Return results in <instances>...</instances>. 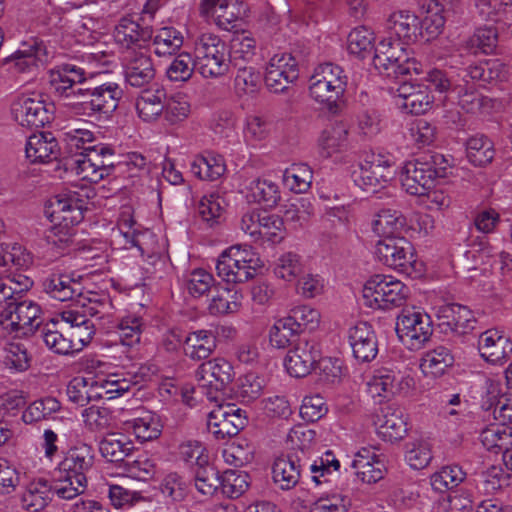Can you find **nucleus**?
Here are the masks:
<instances>
[{
    "label": "nucleus",
    "instance_id": "54",
    "mask_svg": "<svg viewBox=\"0 0 512 512\" xmlns=\"http://www.w3.org/2000/svg\"><path fill=\"white\" fill-rule=\"evenodd\" d=\"M249 475L239 470H226L221 475V490L231 499L240 497L249 487Z\"/></svg>",
    "mask_w": 512,
    "mask_h": 512
},
{
    "label": "nucleus",
    "instance_id": "5",
    "mask_svg": "<svg viewBox=\"0 0 512 512\" xmlns=\"http://www.w3.org/2000/svg\"><path fill=\"white\" fill-rule=\"evenodd\" d=\"M41 307L32 300L11 302L0 312V326L15 337H30L44 325Z\"/></svg>",
    "mask_w": 512,
    "mask_h": 512
},
{
    "label": "nucleus",
    "instance_id": "16",
    "mask_svg": "<svg viewBox=\"0 0 512 512\" xmlns=\"http://www.w3.org/2000/svg\"><path fill=\"white\" fill-rule=\"evenodd\" d=\"M435 173L421 155L405 163L402 169V187L410 195L424 196L435 187L437 181Z\"/></svg>",
    "mask_w": 512,
    "mask_h": 512
},
{
    "label": "nucleus",
    "instance_id": "10",
    "mask_svg": "<svg viewBox=\"0 0 512 512\" xmlns=\"http://www.w3.org/2000/svg\"><path fill=\"white\" fill-rule=\"evenodd\" d=\"M375 255L384 265L408 275L415 270L414 247L405 237L392 236L380 239L375 246Z\"/></svg>",
    "mask_w": 512,
    "mask_h": 512
},
{
    "label": "nucleus",
    "instance_id": "15",
    "mask_svg": "<svg viewBox=\"0 0 512 512\" xmlns=\"http://www.w3.org/2000/svg\"><path fill=\"white\" fill-rule=\"evenodd\" d=\"M419 78L409 76L395 88L396 104L407 114L420 115L427 112L433 103L428 85L418 83ZM394 90V88H392Z\"/></svg>",
    "mask_w": 512,
    "mask_h": 512
},
{
    "label": "nucleus",
    "instance_id": "26",
    "mask_svg": "<svg viewBox=\"0 0 512 512\" xmlns=\"http://www.w3.org/2000/svg\"><path fill=\"white\" fill-rule=\"evenodd\" d=\"M81 276L74 278L72 274L52 273L42 283L43 291L58 301H75L81 298L83 286Z\"/></svg>",
    "mask_w": 512,
    "mask_h": 512
},
{
    "label": "nucleus",
    "instance_id": "30",
    "mask_svg": "<svg viewBox=\"0 0 512 512\" xmlns=\"http://www.w3.org/2000/svg\"><path fill=\"white\" fill-rule=\"evenodd\" d=\"M216 347V333L213 330L206 329L188 333L183 343L184 354L195 361L207 359Z\"/></svg>",
    "mask_w": 512,
    "mask_h": 512
},
{
    "label": "nucleus",
    "instance_id": "35",
    "mask_svg": "<svg viewBox=\"0 0 512 512\" xmlns=\"http://www.w3.org/2000/svg\"><path fill=\"white\" fill-rule=\"evenodd\" d=\"M50 57V52L43 42L34 40L32 44L24 49L16 51L6 58L8 62L14 61L18 71H30L33 67L45 64Z\"/></svg>",
    "mask_w": 512,
    "mask_h": 512
},
{
    "label": "nucleus",
    "instance_id": "60",
    "mask_svg": "<svg viewBox=\"0 0 512 512\" xmlns=\"http://www.w3.org/2000/svg\"><path fill=\"white\" fill-rule=\"evenodd\" d=\"M196 71L195 57L187 52H181L173 59L166 74L171 81L185 82L189 80Z\"/></svg>",
    "mask_w": 512,
    "mask_h": 512
},
{
    "label": "nucleus",
    "instance_id": "57",
    "mask_svg": "<svg viewBox=\"0 0 512 512\" xmlns=\"http://www.w3.org/2000/svg\"><path fill=\"white\" fill-rule=\"evenodd\" d=\"M246 14V5L242 0H222L215 12L217 25L228 30L229 25L242 19Z\"/></svg>",
    "mask_w": 512,
    "mask_h": 512
},
{
    "label": "nucleus",
    "instance_id": "19",
    "mask_svg": "<svg viewBox=\"0 0 512 512\" xmlns=\"http://www.w3.org/2000/svg\"><path fill=\"white\" fill-rule=\"evenodd\" d=\"M234 376L233 366L224 358L205 361L196 370L200 385L216 391L225 390L232 383Z\"/></svg>",
    "mask_w": 512,
    "mask_h": 512
},
{
    "label": "nucleus",
    "instance_id": "34",
    "mask_svg": "<svg viewBox=\"0 0 512 512\" xmlns=\"http://www.w3.org/2000/svg\"><path fill=\"white\" fill-rule=\"evenodd\" d=\"M195 487L201 494L212 496L221 488V475L208 463V456H197V467L194 468Z\"/></svg>",
    "mask_w": 512,
    "mask_h": 512
},
{
    "label": "nucleus",
    "instance_id": "18",
    "mask_svg": "<svg viewBox=\"0 0 512 512\" xmlns=\"http://www.w3.org/2000/svg\"><path fill=\"white\" fill-rule=\"evenodd\" d=\"M304 444L286 455L276 458L272 467L273 480L282 490L294 488L301 477L302 469L307 465Z\"/></svg>",
    "mask_w": 512,
    "mask_h": 512
},
{
    "label": "nucleus",
    "instance_id": "13",
    "mask_svg": "<svg viewBox=\"0 0 512 512\" xmlns=\"http://www.w3.org/2000/svg\"><path fill=\"white\" fill-rule=\"evenodd\" d=\"M248 423L246 411L235 403L220 404L208 414L207 427L216 439L239 434Z\"/></svg>",
    "mask_w": 512,
    "mask_h": 512
},
{
    "label": "nucleus",
    "instance_id": "22",
    "mask_svg": "<svg viewBox=\"0 0 512 512\" xmlns=\"http://www.w3.org/2000/svg\"><path fill=\"white\" fill-rule=\"evenodd\" d=\"M387 25L390 37H397L395 41L403 45L415 43L422 36L419 17L408 10L393 12L388 18Z\"/></svg>",
    "mask_w": 512,
    "mask_h": 512
},
{
    "label": "nucleus",
    "instance_id": "12",
    "mask_svg": "<svg viewBox=\"0 0 512 512\" xmlns=\"http://www.w3.org/2000/svg\"><path fill=\"white\" fill-rule=\"evenodd\" d=\"M94 461L93 447L87 443L78 442L68 449L58 465L59 472L65 473V476L60 477L59 481L76 483L79 486L86 485V474L92 469Z\"/></svg>",
    "mask_w": 512,
    "mask_h": 512
},
{
    "label": "nucleus",
    "instance_id": "8",
    "mask_svg": "<svg viewBox=\"0 0 512 512\" xmlns=\"http://www.w3.org/2000/svg\"><path fill=\"white\" fill-rule=\"evenodd\" d=\"M70 151L80 150L99 172V177H108L114 170V150L109 145L97 143V137L89 130L77 129L67 134Z\"/></svg>",
    "mask_w": 512,
    "mask_h": 512
},
{
    "label": "nucleus",
    "instance_id": "58",
    "mask_svg": "<svg viewBox=\"0 0 512 512\" xmlns=\"http://www.w3.org/2000/svg\"><path fill=\"white\" fill-rule=\"evenodd\" d=\"M126 424L128 429H131L136 438L141 442L154 440L161 434L159 421L150 414L135 418Z\"/></svg>",
    "mask_w": 512,
    "mask_h": 512
},
{
    "label": "nucleus",
    "instance_id": "47",
    "mask_svg": "<svg viewBox=\"0 0 512 512\" xmlns=\"http://www.w3.org/2000/svg\"><path fill=\"white\" fill-rule=\"evenodd\" d=\"M63 167L65 171L74 172L81 179L89 181L91 183H98L103 177H99V172L94 165L88 161V158L81 153L80 150H76L73 155L64 159Z\"/></svg>",
    "mask_w": 512,
    "mask_h": 512
},
{
    "label": "nucleus",
    "instance_id": "3",
    "mask_svg": "<svg viewBox=\"0 0 512 512\" xmlns=\"http://www.w3.org/2000/svg\"><path fill=\"white\" fill-rule=\"evenodd\" d=\"M374 67L384 76L398 79L407 76H420L423 65L414 57H410L401 42L392 37L381 40L374 50Z\"/></svg>",
    "mask_w": 512,
    "mask_h": 512
},
{
    "label": "nucleus",
    "instance_id": "62",
    "mask_svg": "<svg viewBox=\"0 0 512 512\" xmlns=\"http://www.w3.org/2000/svg\"><path fill=\"white\" fill-rule=\"evenodd\" d=\"M405 459L411 468L415 470L424 469L432 459L429 443L422 439L408 442Z\"/></svg>",
    "mask_w": 512,
    "mask_h": 512
},
{
    "label": "nucleus",
    "instance_id": "31",
    "mask_svg": "<svg viewBox=\"0 0 512 512\" xmlns=\"http://www.w3.org/2000/svg\"><path fill=\"white\" fill-rule=\"evenodd\" d=\"M152 37V27H143L138 22L127 17L122 18L114 30L116 42L126 48H130L131 46L141 47V43L148 42Z\"/></svg>",
    "mask_w": 512,
    "mask_h": 512
},
{
    "label": "nucleus",
    "instance_id": "55",
    "mask_svg": "<svg viewBox=\"0 0 512 512\" xmlns=\"http://www.w3.org/2000/svg\"><path fill=\"white\" fill-rule=\"evenodd\" d=\"M163 96L165 94L161 91L144 92L136 101V109L140 118L147 122L155 120L164 110Z\"/></svg>",
    "mask_w": 512,
    "mask_h": 512
},
{
    "label": "nucleus",
    "instance_id": "43",
    "mask_svg": "<svg viewBox=\"0 0 512 512\" xmlns=\"http://www.w3.org/2000/svg\"><path fill=\"white\" fill-rule=\"evenodd\" d=\"M454 363V356L451 351L443 346L427 352L422 359L421 368L424 373L434 377L441 376Z\"/></svg>",
    "mask_w": 512,
    "mask_h": 512
},
{
    "label": "nucleus",
    "instance_id": "20",
    "mask_svg": "<svg viewBox=\"0 0 512 512\" xmlns=\"http://www.w3.org/2000/svg\"><path fill=\"white\" fill-rule=\"evenodd\" d=\"M375 425L378 434L385 441L401 440L408 431L404 410L395 403L386 404L380 408Z\"/></svg>",
    "mask_w": 512,
    "mask_h": 512
},
{
    "label": "nucleus",
    "instance_id": "6",
    "mask_svg": "<svg viewBox=\"0 0 512 512\" xmlns=\"http://www.w3.org/2000/svg\"><path fill=\"white\" fill-rule=\"evenodd\" d=\"M409 288L392 276L376 274L371 276L363 288L365 304L373 309L390 310L402 306Z\"/></svg>",
    "mask_w": 512,
    "mask_h": 512
},
{
    "label": "nucleus",
    "instance_id": "48",
    "mask_svg": "<svg viewBox=\"0 0 512 512\" xmlns=\"http://www.w3.org/2000/svg\"><path fill=\"white\" fill-rule=\"evenodd\" d=\"M374 39V33L368 27H355L348 35V51L365 59L375 50Z\"/></svg>",
    "mask_w": 512,
    "mask_h": 512
},
{
    "label": "nucleus",
    "instance_id": "53",
    "mask_svg": "<svg viewBox=\"0 0 512 512\" xmlns=\"http://www.w3.org/2000/svg\"><path fill=\"white\" fill-rule=\"evenodd\" d=\"M465 476L466 474L460 466H445L431 476V486L437 492H445L457 487L465 479Z\"/></svg>",
    "mask_w": 512,
    "mask_h": 512
},
{
    "label": "nucleus",
    "instance_id": "36",
    "mask_svg": "<svg viewBox=\"0 0 512 512\" xmlns=\"http://www.w3.org/2000/svg\"><path fill=\"white\" fill-rule=\"evenodd\" d=\"M216 270L218 276L227 284L243 283L255 276V270L250 264L241 265L239 260L231 259L222 253L217 260Z\"/></svg>",
    "mask_w": 512,
    "mask_h": 512
},
{
    "label": "nucleus",
    "instance_id": "56",
    "mask_svg": "<svg viewBox=\"0 0 512 512\" xmlns=\"http://www.w3.org/2000/svg\"><path fill=\"white\" fill-rule=\"evenodd\" d=\"M31 256L18 243H0V267L11 265L16 270L28 267L31 264Z\"/></svg>",
    "mask_w": 512,
    "mask_h": 512
},
{
    "label": "nucleus",
    "instance_id": "17",
    "mask_svg": "<svg viewBox=\"0 0 512 512\" xmlns=\"http://www.w3.org/2000/svg\"><path fill=\"white\" fill-rule=\"evenodd\" d=\"M439 327L444 334L465 337L476 328L477 319L472 310L458 303L443 305L438 310Z\"/></svg>",
    "mask_w": 512,
    "mask_h": 512
},
{
    "label": "nucleus",
    "instance_id": "1",
    "mask_svg": "<svg viewBox=\"0 0 512 512\" xmlns=\"http://www.w3.org/2000/svg\"><path fill=\"white\" fill-rule=\"evenodd\" d=\"M508 69L500 59H484L462 63L457 70V77L454 92L458 98V104L467 113L488 112L493 108V100L479 94L476 84L479 87L496 85L507 78Z\"/></svg>",
    "mask_w": 512,
    "mask_h": 512
},
{
    "label": "nucleus",
    "instance_id": "42",
    "mask_svg": "<svg viewBox=\"0 0 512 512\" xmlns=\"http://www.w3.org/2000/svg\"><path fill=\"white\" fill-rule=\"evenodd\" d=\"M248 199L264 208L274 207L280 200L278 186L271 180L256 179L249 186Z\"/></svg>",
    "mask_w": 512,
    "mask_h": 512
},
{
    "label": "nucleus",
    "instance_id": "23",
    "mask_svg": "<svg viewBox=\"0 0 512 512\" xmlns=\"http://www.w3.org/2000/svg\"><path fill=\"white\" fill-rule=\"evenodd\" d=\"M86 80L83 68L71 63L57 65L49 71L50 90L64 100L79 84Z\"/></svg>",
    "mask_w": 512,
    "mask_h": 512
},
{
    "label": "nucleus",
    "instance_id": "45",
    "mask_svg": "<svg viewBox=\"0 0 512 512\" xmlns=\"http://www.w3.org/2000/svg\"><path fill=\"white\" fill-rule=\"evenodd\" d=\"M301 333L295 328L293 322L287 317L279 319L271 327L269 340L273 347L284 349L288 346L293 347L297 338H302Z\"/></svg>",
    "mask_w": 512,
    "mask_h": 512
},
{
    "label": "nucleus",
    "instance_id": "52",
    "mask_svg": "<svg viewBox=\"0 0 512 512\" xmlns=\"http://www.w3.org/2000/svg\"><path fill=\"white\" fill-rule=\"evenodd\" d=\"M498 31L496 27L485 26L478 28L467 41V48L474 54L481 52L492 53L497 47Z\"/></svg>",
    "mask_w": 512,
    "mask_h": 512
},
{
    "label": "nucleus",
    "instance_id": "25",
    "mask_svg": "<svg viewBox=\"0 0 512 512\" xmlns=\"http://www.w3.org/2000/svg\"><path fill=\"white\" fill-rule=\"evenodd\" d=\"M419 5L426 13L421 22L422 36L426 41L436 38L443 30L446 18L451 12L449 0H420Z\"/></svg>",
    "mask_w": 512,
    "mask_h": 512
},
{
    "label": "nucleus",
    "instance_id": "14",
    "mask_svg": "<svg viewBox=\"0 0 512 512\" xmlns=\"http://www.w3.org/2000/svg\"><path fill=\"white\" fill-rule=\"evenodd\" d=\"M320 357V350L314 340L297 338L284 358V367L290 376L303 378L317 368Z\"/></svg>",
    "mask_w": 512,
    "mask_h": 512
},
{
    "label": "nucleus",
    "instance_id": "64",
    "mask_svg": "<svg viewBox=\"0 0 512 512\" xmlns=\"http://www.w3.org/2000/svg\"><path fill=\"white\" fill-rule=\"evenodd\" d=\"M237 74L235 76V88L239 93L254 94L261 85L262 75L259 71L251 66L237 67Z\"/></svg>",
    "mask_w": 512,
    "mask_h": 512
},
{
    "label": "nucleus",
    "instance_id": "27",
    "mask_svg": "<svg viewBox=\"0 0 512 512\" xmlns=\"http://www.w3.org/2000/svg\"><path fill=\"white\" fill-rule=\"evenodd\" d=\"M478 350L484 360L498 364L506 360L512 353V343L498 330L489 329L480 334Z\"/></svg>",
    "mask_w": 512,
    "mask_h": 512
},
{
    "label": "nucleus",
    "instance_id": "51",
    "mask_svg": "<svg viewBox=\"0 0 512 512\" xmlns=\"http://www.w3.org/2000/svg\"><path fill=\"white\" fill-rule=\"evenodd\" d=\"M256 40L246 32L233 35L228 56L231 65L237 67L238 60L247 61L255 55Z\"/></svg>",
    "mask_w": 512,
    "mask_h": 512
},
{
    "label": "nucleus",
    "instance_id": "50",
    "mask_svg": "<svg viewBox=\"0 0 512 512\" xmlns=\"http://www.w3.org/2000/svg\"><path fill=\"white\" fill-rule=\"evenodd\" d=\"M155 54L166 56L176 54L183 45L182 34L173 27L161 28L154 37Z\"/></svg>",
    "mask_w": 512,
    "mask_h": 512
},
{
    "label": "nucleus",
    "instance_id": "7",
    "mask_svg": "<svg viewBox=\"0 0 512 512\" xmlns=\"http://www.w3.org/2000/svg\"><path fill=\"white\" fill-rule=\"evenodd\" d=\"M196 71L204 78L225 75L231 65L226 43L213 34H202L195 42Z\"/></svg>",
    "mask_w": 512,
    "mask_h": 512
},
{
    "label": "nucleus",
    "instance_id": "61",
    "mask_svg": "<svg viewBox=\"0 0 512 512\" xmlns=\"http://www.w3.org/2000/svg\"><path fill=\"white\" fill-rule=\"evenodd\" d=\"M136 384L137 382L132 381V379L121 378L118 374H112L100 382L101 392H97V397H106L107 399L121 397L130 392Z\"/></svg>",
    "mask_w": 512,
    "mask_h": 512
},
{
    "label": "nucleus",
    "instance_id": "29",
    "mask_svg": "<svg viewBox=\"0 0 512 512\" xmlns=\"http://www.w3.org/2000/svg\"><path fill=\"white\" fill-rule=\"evenodd\" d=\"M54 496V485L46 478L33 479L21 497L22 508L27 512L43 510Z\"/></svg>",
    "mask_w": 512,
    "mask_h": 512
},
{
    "label": "nucleus",
    "instance_id": "2",
    "mask_svg": "<svg viewBox=\"0 0 512 512\" xmlns=\"http://www.w3.org/2000/svg\"><path fill=\"white\" fill-rule=\"evenodd\" d=\"M309 93L316 102L325 105L332 114H337L344 105L347 76L343 69L333 63L318 65L309 79Z\"/></svg>",
    "mask_w": 512,
    "mask_h": 512
},
{
    "label": "nucleus",
    "instance_id": "39",
    "mask_svg": "<svg viewBox=\"0 0 512 512\" xmlns=\"http://www.w3.org/2000/svg\"><path fill=\"white\" fill-rule=\"evenodd\" d=\"M94 86L83 80L67 97L63 100L65 106L69 107L75 114L84 116L94 115V104L91 100L94 96Z\"/></svg>",
    "mask_w": 512,
    "mask_h": 512
},
{
    "label": "nucleus",
    "instance_id": "40",
    "mask_svg": "<svg viewBox=\"0 0 512 512\" xmlns=\"http://www.w3.org/2000/svg\"><path fill=\"white\" fill-rule=\"evenodd\" d=\"M225 171L226 166L221 156L199 155L191 163L192 174L201 180H217Z\"/></svg>",
    "mask_w": 512,
    "mask_h": 512
},
{
    "label": "nucleus",
    "instance_id": "4",
    "mask_svg": "<svg viewBox=\"0 0 512 512\" xmlns=\"http://www.w3.org/2000/svg\"><path fill=\"white\" fill-rule=\"evenodd\" d=\"M396 175L395 160L389 153L364 152L359 170L352 176L354 183L367 193H377Z\"/></svg>",
    "mask_w": 512,
    "mask_h": 512
},
{
    "label": "nucleus",
    "instance_id": "63",
    "mask_svg": "<svg viewBox=\"0 0 512 512\" xmlns=\"http://www.w3.org/2000/svg\"><path fill=\"white\" fill-rule=\"evenodd\" d=\"M224 200L218 194L212 193L201 198L198 204V214L210 227L218 223L224 207Z\"/></svg>",
    "mask_w": 512,
    "mask_h": 512
},
{
    "label": "nucleus",
    "instance_id": "24",
    "mask_svg": "<svg viewBox=\"0 0 512 512\" xmlns=\"http://www.w3.org/2000/svg\"><path fill=\"white\" fill-rule=\"evenodd\" d=\"M124 75L126 82L136 88L149 84L155 77L151 57L143 51H131L125 58Z\"/></svg>",
    "mask_w": 512,
    "mask_h": 512
},
{
    "label": "nucleus",
    "instance_id": "38",
    "mask_svg": "<svg viewBox=\"0 0 512 512\" xmlns=\"http://www.w3.org/2000/svg\"><path fill=\"white\" fill-rule=\"evenodd\" d=\"M133 450V443L119 433L108 434L99 444L102 457L109 462H122Z\"/></svg>",
    "mask_w": 512,
    "mask_h": 512
},
{
    "label": "nucleus",
    "instance_id": "46",
    "mask_svg": "<svg viewBox=\"0 0 512 512\" xmlns=\"http://www.w3.org/2000/svg\"><path fill=\"white\" fill-rule=\"evenodd\" d=\"M466 152L469 162L475 166H485L491 163L495 154L492 142L483 135L469 138Z\"/></svg>",
    "mask_w": 512,
    "mask_h": 512
},
{
    "label": "nucleus",
    "instance_id": "44",
    "mask_svg": "<svg viewBox=\"0 0 512 512\" xmlns=\"http://www.w3.org/2000/svg\"><path fill=\"white\" fill-rule=\"evenodd\" d=\"M405 225V218L400 211L380 210L372 223L373 231L382 238L397 236Z\"/></svg>",
    "mask_w": 512,
    "mask_h": 512
},
{
    "label": "nucleus",
    "instance_id": "11",
    "mask_svg": "<svg viewBox=\"0 0 512 512\" xmlns=\"http://www.w3.org/2000/svg\"><path fill=\"white\" fill-rule=\"evenodd\" d=\"M15 121L23 127L43 128L54 119L55 105L42 95L20 96L12 103Z\"/></svg>",
    "mask_w": 512,
    "mask_h": 512
},
{
    "label": "nucleus",
    "instance_id": "49",
    "mask_svg": "<svg viewBox=\"0 0 512 512\" xmlns=\"http://www.w3.org/2000/svg\"><path fill=\"white\" fill-rule=\"evenodd\" d=\"M313 172L307 164H293L283 175L284 183L295 193L306 192L312 183Z\"/></svg>",
    "mask_w": 512,
    "mask_h": 512
},
{
    "label": "nucleus",
    "instance_id": "33",
    "mask_svg": "<svg viewBox=\"0 0 512 512\" xmlns=\"http://www.w3.org/2000/svg\"><path fill=\"white\" fill-rule=\"evenodd\" d=\"M241 295L229 284H217L211 290V301L208 310L211 315H225L238 311Z\"/></svg>",
    "mask_w": 512,
    "mask_h": 512
},
{
    "label": "nucleus",
    "instance_id": "32",
    "mask_svg": "<svg viewBox=\"0 0 512 512\" xmlns=\"http://www.w3.org/2000/svg\"><path fill=\"white\" fill-rule=\"evenodd\" d=\"M94 96L91 99L94 104V115L109 118L117 109L123 90L117 83L107 82L94 86Z\"/></svg>",
    "mask_w": 512,
    "mask_h": 512
},
{
    "label": "nucleus",
    "instance_id": "9",
    "mask_svg": "<svg viewBox=\"0 0 512 512\" xmlns=\"http://www.w3.org/2000/svg\"><path fill=\"white\" fill-rule=\"evenodd\" d=\"M395 331L410 349H420L433 334L431 317L415 307L404 308L397 317Z\"/></svg>",
    "mask_w": 512,
    "mask_h": 512
},
{
    "label": "nucleus",
    "instance_id": "28",
    "mask_svg": "<svg viewBox=\"0 0 512 512\" xmlns=\"http://www.w3.org/2000/svg\"><path fill=\"white\" fill-rule=\"evenodd\" d=\"M25 153L31 163H47L58 159L60 147L51 132H40L28 138Z\"/></svg>",
    "mask_w": 512,
    "mask_h": 512
},
{
    "label": "nucleus",
    "instance_id": "59",
    "mask_svg": "<svg viewBox=\"0 0 512 512\" xmlns=\"http://www.w3.org/2000/svg\"><path fill=\"white\" fill-rule=\"evenodd\" d=\"M60 409V402L54 397H46L31 403L22 414V420L31 424L47 418Z\"/></svg>",
    "mask_w": 512,
    "mask_h": 512
},
{
    "label": "nucleus",
    "instance_id": "41",
    "mask_svg": "<svg viewBox=\"0 0 512 512\" xmlns=\"http://www.w3.org/2000/svg\"><path fill=\"white\" fill-rule=\"evenodd\" d=\"M347 129L343 124H335L321 132L318 139L320 154L328 158L333 153L341 151L347 144Z\"/></svg>",
    "mask_w": 512,
    "mask_h": 512
},
{
    "label": "nucleus",
    "instance_id": "21",
    "mask_svg": "<svg viewBox=\"0 0 512 512\" xmlns=\"http://www.w3.org/2000/svg\"><path fill=\"white\" fill-rule=\"evenodd\" d=\"M349 343L354 357L360 362H371L378 354V340L372 326L358 322L349 329Z\"/></svg>",
    "mask_w": 512,
    "mask_h": 512
},
{
    "label": "nucleus",
    "instance_id": "37",
    "mask_svg": "<svg viewBox=\"0 0 512 512\" xmlns=\"http://www.w3.org/2000/svg\"><path fill=\"white\" fill-rule=\"evenodd\" d=\"M58 321L51 319L45 323L37 332L46 347L58 355L74 354L72 342L67 334L56 329Z\"/></svg>",
    "mask_w": 512,
    "mask_h": 512
}]
</instances>
